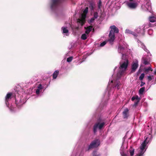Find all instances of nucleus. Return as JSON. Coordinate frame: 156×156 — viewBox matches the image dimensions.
<instances>
[{"label": "nucleus", "mask_w": 156, "mask_h": 156, "mask_svg": "<svg viewBox=\"0 0 156 156\" xmlns=\"http://www.w3.org/2000/svg\"><path fill=\"white\" fill-rule=\"evenodd\" d=\"M111 29L109 34V39L108 41L110 43L112 44L114 41L115 39L114 33H118L119 32L118 29L115 25L111 26L110 27Z\"/></svg>", "instance_id": "obj_1"}, {"label": "nucleus", "mask_w": 156, "mask_h": 156, "mask_svg": "<svg viewBox=\"0 0 156 156\" xmlns=\"http://www.w3.org/2000/svg\"><path fill=\"white\" fill-rule=\"evenodd\" d=\"M105 124V122H102V119L101 118L98 119L93 126V131L94 133L96 132L98 128L101 130L104 127Z\"/></svg>", "instance_id": "obj_2"}, {"label": "nucleus", "mask_w": 156, "mask_h": 156, "mask_svg": "<svg viewBox=\"0 0 156 156\" xmlns=\"http://www.w3.org/2000/svg\"><path fill=\"white\" fill-rule=\"evenodd\" d=\"M128 63L129 61L127 59H125L124 61L122 60L121 62H120V66L119 67V68L122 70L121 74L122 72H124L126 70L127 68Z\"/></svg>", "instance_id": "obj_3"}, {"label": "nucleus", "mask_w": 156, "mask_h": 156, "mask_svg": "<svg viewBox=\"0 0 156 156\" xmlns=\"http://www.w3.org/2000/svg\"><path fill=\"white\" fill-rule=\"evenodd\" d=\"M147 145L146 140H145L141 144V146H140V153L138 154L137 156H142L143 154L144 153L145 151V150H144Z\"/></svg>", "instance_id": "obj_4"}, {"label": "nucleus", "mask_w": 156, "mask_h": 156, "mask_svg": "<svg viewBox=\"0 0 156 156\" xmlns=\"http://www.w3.org/2000/svg\"><path fill=\"white\" fill-rule=\"evenodd\" d=\"M99 145V142L98 140H95L92 142L89 146L87 151L90 149L95 148Z\"/></svg>", "instance_id": "obj_5"}, {"label": "nucleus", "mask_w": 156, "mask_h": 156, "mask_svg": "<svg viewBox=\"0 0 156 156\" xmlns=\"http://www.w3.org/2000/svg\"><path fill=\"white\" fill-rule=\"evenodd\" d=\"M149 21L151 23H155L154 24L149 23V27H153L156 26V17L154 16H150L149 18Z\"/></svg>", "instance_id": "obj_6"}, {"label": "nucleus", "mask_w": 156, "mask_h": 156, "mask_svg": "<svg viewBox=\"0 0 156 156\" xmlns=\"http://www.w3.org/2000/svg\"><path fill=\"white\" fill-rule=\"evenodd\" d=\"M138 66V64L137 62H133V63L131 66V73H134L136 70Z\"/></svg>", "instance_id": "obj_7"}, {"label": "nucleus", "mask_w": 156, "mask_h": 156, "mask_svg": "<svg viewBox=\"0 0 156 156\" xmlns=\"http://www.w3.org/2000/svg\"><path fill=\"white\" fill-rule=\"evenodd\" d=\"M128 7L130 9H134L137 6V3L136 2H129L127 3Z\"/></svg>", "instance_id": "obj_8"}, {"label": "nucleus", "mask_w": 156, "mask_h": 156, "mask_svg": "<svg viewBox=\"0 0 156 156\" xmlns=\"http://www.w3.org/2000/svg\"><path fill=\"white\" fill-rule=\"evenodd\" d=\"M129 110L128 108L125 109L122 112V115L124 119L127 118L128 116Z\"/></svg>", "instance_id": "obj_9"}, {"label": "nucleus", "mask_w": 156, "mask_h": 156, "mask_svg": "<svg viewBox=\"0 0 156 156\" xmlns=\"http://www.w3.org/2000/svg\"><path fill=\"white\" fill-rule=\"evenodd\" d=\"M12 95V94L11 93H8L5 98V101L6 104H7V103L8 102L10 99L11 98V96Z\"/></svg>", "instance_id": "obj_10"}, {"label": "nucleus", "mask_w": 156, "mask_h": 156, "mask_svg": "<svg viewBox=\"0 0 156 156\" xmlns=\"http://www.w3.org/2000/svg\"><path fill=\"white\" fill-rule=\"evenodd\" d=\"M82 16V18L78 19L77 20V22L80 23L82 26L84 24L85 16L84 17H83V16Z\"/></svg>", "instance_id": "obj_11"}, {"label": "nucleus", "mask_w": 156, "mask_h": 156, "mask_svg": "<svg viewBox=\"0 0 156 156\" xmlns=\"http://www.w3.org/2000/svg\"><path fill=\"white\" fill-rule=\"evenodd\" d=\"M59 73V71L58 70L55 71L52 74L53 78L54 79L56 78L57 76L58 75Z\"/></svg>", "instance_id": "obj_12"}, {"label": "nucleus", "mask_w": 156, "mask_h": 156, "mask_svg": "<svg viewBox=\"0 0 156 156\" xmlns=\"http://www.w3.org/2000/svg\"><path fill=\"white\" fill-rule=\"evenodd\" d=\"M125 33L127 34H132L135 37H137V34H136L134 32L132 31L129 29H126V30Z\"/></svg>", "instance_id": "obj_13"}, {"label": "nucleus", "mask_w": 156, "mask_h": 156, "mask_svg": "<svg viewBox=\"0 0 156 156\" xmlns=\"http://www.w3.org/2000/svg\"><path fill=\"white\" fill-rule=\"evenodd\" d=\"M92 27L90 26L87 27L86 28V30L85 31L86 34H89L90 31L92 30Z\"/></svg>", "instance_id": "obj_14"}, {"label": "nucleus", "mask_w": 156, "mask_h": 156, "mask_svg": "<svg viewBox=\"0 0 156 156\" xmlns=\"http://www.w3.org/2000/svg\"><path fill=\"white\" fill-rule=\"evenodd\" d=\"M129 150L130 156H133L134 154V149L131 147Z\"/></svg>", "instance_id": "obj_15"}, {"label": "nucleus", "mask_w": 156, "mask_h": 156, "mask_svg": "<svg viewBox=\"0 0 156 156\" xmlns=\"http://www.w3.org/2000/svg\"><path fill=\"white\" fill-rule=\"evenodd\" d=\"M145 90V87H144L140 88L139 91V94H143Z\"/></svg>", "instance_id": "obj_16"}, {"label": "nucleus", "mask_w": 156, "mask_h": 156, "mask_svg": "<svg viewBox=\"0 0 156 156\" xmlns=\"http://www.w3.org/2000/svg\"><path fill=\"white\" fill-rule=\"evenodd\" d=\"M142 61L143 63L145 65H147L149 64V62L148 61L147 59L146 58H143Z\"/></svg>", "instance_id": "obj_17"}, {"label": "nucleus", "mask_w": 156, "mask_h": 156, "mask_svg": "<svg viewBox=\"0 0 156 156\" xmlns=\"http://www.w3.org/2000/svg\"><path fill=\"white\" fill-rule=\"evenodd\" d=\"M62 29L63 30V33H67L69 32L68 30L66 27H62Z\"/></svg>", "instance_id": "obj_18"}, {"label": "nucleus", "mask_w": 156, "mask_h": 156, "mask_svg": "<svg viewBox=\"0 0 156 156\" xmlns=\"http://www.w3.org/2000/svg\"><path fill=\"white\" fill-rule=\"evenodd\" d=\"M21 100L20 99V101L18 102V101L16 100V99H15V103L17 106H19L20 105V103H21Z\"/></svg>", "instance_id": "obj_19"}, {"label": "nucleus", "mask_w": 156, "mask_h": 156, "mask_svg": "<svg viewBox=\"0 0 156 156\" xmlns=\"http://www.w3.org/2000/svg\"><path fill=\"white\" fill-rule=\"evenodd\" d=\"M149 71H153V69L151 67H149L147 68L144 69V72H148Z\"/></svg>", "instance_id": "obj_20"}, {"label": "nucleus", "mask_w": 156, "mask_h": 156, "mask_svg": "<svg viewBox=\"0 0 156 156\" xmlns=\"http://www.w3.org/2000/svg\"><path fill=\"white\" fill-rule=\"evenodd\" d=\"M81 38L83 40H85L87 38V35L86 34H84L82 35Z\"/></svg>", "instance_id": "obj_21"}, {"label": "nucleus", "mask_w": 156, "mask_h": 156, "mask_svg": "<svg viewBox=\"0 0 156 156\" xmlns=\"http://www.w3.org/2000/svg\"><path fill=\"white\" fill-rule=\"evenodd\" d=\"M145 74L144 73L141 74L139 77V79L140 80H142L144 78Z\"/></svg>", "instance_id": "obj_22"}, {"label": "nucleus", "mask_w": 156, "mask_h": 156, "mask_svg": "<svg viewBox=\"0 0 156 156\" xmlns=\"http://www.w3.org/2000/svg\"><path fill=\"white\" fill-rule=\"evenodd\" d=\"M98 16V13L96 12H94V17L95 18H97Z\"/></svg>", "instance_id": "obj_23"}, {"label": "nucleus", "mask_w": 156, "mask_h": 156, "mask_svg": "<svg viewBox=\"0 0 156 156\" xmlns=\"http://www.w3.org/2000/svg\"><path fill=\"white\" fill-rule=\"evenodd\" d=\"M154 78V76H148V79L149 81H151Z\"/></svg>", "instance_id": "obj_24"}, {"label": "nucleus", "mask_w": 156, "mask_h": 156, "mask_svg": "<svg viewBox=\"0 0 156 156\" xmlns=\"http://www.w3.org/2000/svg\"><path fill=\"white\" fill-rule=\"evenodd\" d=\"M73 57H70L68 58H67V61L68 62H71L72 59H73Z\"/></svg>", "instance_id": "obj_25"}, {"label": "nucleus", "mask_w": 156, "mask_h": 156, "mask_svg": "<svg viewBox=\"0 0 156 156\" xmlns=\"http://www.w3.org/2000/svg\"><path fill=\"white\" fill-rule=\"evenodd\" d=\"M106 41H104L100 44V46L101 47H103L106 44Z\"/></svg>", "instance_id": "obj_26"}, {"label": "nucleus", "mask_w": 156, "mask_h": 156, "mask_svg": "<svg viewBox=\"0 0 156 156\" xmlns=\"http://www.w3.org/2000/svg\"><path fill=\"white\" fill-rule=\"evenodd\" d=\"M88 11V7H86L83 11V13L85 14H87Z\"/></svg>", "instance_id": "obj_27"}, {"label": "nucleus", "mask_w": 156, "mask_h": 156, "mask_svg": "<svg viewBox=\"0 0 156 156\" xmlns=\"http://www.w3.org/2000/svg\"><path fill=\"white\" fill-rule=\"evenodd\" d=\"M101 2L100 0H99V3H98V7L99 9H100L101 8Z\"/></svg>", "instance_id": "obj_28"}, {"label": "nucleus", "mask_w": 156, "mask_h": 156, "mask_svg": "<svg viewBox=\"0 0 156 156\" xmlns=\"http://www.w3.org/2000/svg\"><path fill=\"white\" fill-rule=\"evenodd\" d=\"M37 88L38 89L41 90L42 89V86L41 84H39L37 86Z\"/></svg>", "instance_id": "obj_29"}, {"label": "nucleus", "mask_w": 156, "mask_h": 156, "mask_svg": "<svg viewBox=\"0 0 156 156\" xmlns=\"http://www.w3.org/2000/svg\"><path fill=\"white\" fill-rule=\"evenodd\" d=\"M139 102V101H135L134 102V104L133 106L136 107L137 105L138 104Z\"/></svg>", "instance_id": "obj_30"}, {"label": "nucleus", "mask_w": 156, "mask_h": 156, "mask_svg": "<svg viewBox=\"0 0 156 156\" xmlns=\"http://www.w3.org/2000/svg\"><path fill=\"white\" fill-rule=\"evenodd\" d=\"M95 19V18H94V17L91 18L90 20V23L93 22L94 20Z\"/></svg>", "instance_id": "obj_31"}, {"label": "nucleus", "mask_w": 156, "mask_h": 156, "mask_svg": "<svg viewBox=\"0 0 156 156\" xmlns=\"http://www.w3.org/2000/svg\"><path fill=\"white\" fill-rule=\"evenodd\" d=\"M141 71V69H139L136 73L137 76L139 75Z\"/></svg>", "instance_id": "obj_32"}, {"label": "nucleus", "mask_w": 156, "mask_h": 156, "mask_svg": "<svg viewBox=\"0 0 156 156\" xmlns=\"http://www.w3.org/2000/svg\"><path fill=\"white\" fill-rule=\"evenodd\" d=\"M135 98H136V100L137 101H140V99L139 98V97L138 96H135Z\"/></svg>", "instance_id": "obj_33"}, {"label": "nucleus", "mask_w": 156, "mask_h": 156, "mask_svg": "<svg viewBox=\"0 0 156 156\" xmlns=\"http://www.w3.org/2000/svg\"><path fill=\"white\" fill-rule=\"evenodd\" d=\"M121 155L122 156H127V154H125L124 152L121 153Z\"/></svg>", "instance_id": "obj_34"}, {"label": "nucleus", "mask_w": 156, "mask_h": 156, "mask_svg": "<svg viewBox=\"0 0 156 156\" xmlns=\"http://www.w3.org/2000/svg\"><path fill=\"white\" fill-rule=\"evenodd\" d=\"M40 90L37 89L36 90V93L37 94H39L40 93Z\"/></svg>", "instance_id": "obj_35"}, {"label": "nucleus", "mask_w": 156, "mask_h": 156, "mask_svg": "<svg viewBox=\"0 0 156 156\" xmlns=\"http://www.w3.org/2000/svg\"><path fill=\"white\" fill-rule=\"evenodd\" d=\"M145 83L144 82H143V81H141V84L140 85V86L141 87L143 86L144 84H145Z\"/></svg>", "instance_id": "obj_36"}, {"label": "nucleus", "mask_w": 156, "mask_h": 156, "mask_svg": "<svg viewBox=\"0 0 156 156\" xmlns=\"http://www.w3.org/2000/svg\"><path fill=\"white\" fill-rule=\"evenodd\" d=\"M135 99H136L135 96H133V97H132V98H131V100L132 101H133Z\"/></svg>", "instance_id": "obj_37"}, {"label": "nucleus", "mask_w": 156, "mask_h": 156, "mask_svg": "<svg viewBox=\"0 0 156 156\" xmlns=\"http://www.w3.org/2000/svg\"><path fill=\"white\" fill-rule=\"evenodd\" d=\"M119 48L120 49H123V48L121 46H120L119 47Z\"/></svg>", "instance_id": "obj_38"}, {"label": "nucleus", "mask_w": 156, "mask_h": 156, "mask_svg": "<svg viewBox=\"0 0 156 156\" xmlns=\"http://www.w3.org/2000/svg\"><path fill=\"white\" fill-rule=\"evenodd\" d=\"M90 6L91 7V9L93 10V9H94V7H93V5L92 4H90Z\"/></svg>", "instance_id": "obj_39"}, {"label": "nucleus", "mask_w": 156, "mask_h": 156, "mask_svg": "<svg viewBox=\"0 0 156 156\" xmlns=\"http://www.w3.org/2000/svg\"><path fill=\"white\" fill-rule=\"evenodd\" d=\"M154 74H156V69L155 70V71H154Z\"/></svg>", "instance_id": "obj_40"}, {"label": "nucleus", "mask_w": 156, "mask_h": 156, "mask_svg": "<svg viewBox=\"0 0 156 156\" xmlns=\"http://www.w3.org/2000/svg\"><path fill=\"white\" fill-rule=\"evenodd\" d=\"M122 70L121 71H122ZM120 71H119V72H120ZM124 72H122V73L121 74V75L122 74V73H123ZM121 73H120V74L121 75Z\"/></svg>", "instance_id": "obj_41"}, {"label": "nucleus", "mask_w": 156, "mask_h": 156, "mask_svg": "<svg viewBox=\"0 0 156 156\" xmlns=\"http://www.w3.org/2000/svg\"><path fill=\"white\" fill-rule=\"evenodd\" d=\"M100 155H94V156H99Z\"/></svg>", "instance_id": "obj_42"}, {"label": "nucleus", "mask_w": 156, "mask_h": 156, "mask_svg": "<svg viewBox=\"0 0 156 156\" xmlns=\"http://www.w3.org/2000/svg\"><path fill=\"white\" fill-rule=\"evenodd\" d=\"M133 0H129V1H133Z\"/></svg>", "instance_id": "obj_43"}, {"label": "nucleus", "mask_w": 156, "mask_h": 156, "mask_svg": "<svg viewBox=\"0 0 156 156\" xmlns=\"http://www.w3.org/2000/svg\"><path fill=\"white\" fill-rule=\"evenodd\" d=\"M111 83H113V81L112 80L111 81Z\"/></svg>", "instance_id": "obj_44"}]
</instances>
